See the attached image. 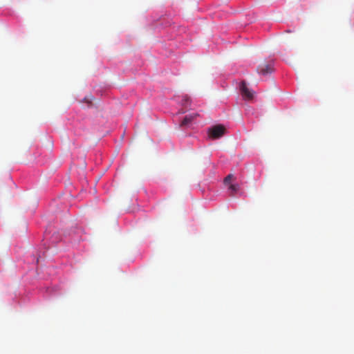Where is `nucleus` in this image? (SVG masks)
I'll return each mask as SVG.
<instances>
[{
	"label": "nucleus",
	"mask_w": 354,
	"mask_h": 354,
	"mask_svg": "<svg viewBox=\"0 0 354 354\" xmlns=\"http://www.w3.org/2000/svg\"><path fill=\"white\" fill-rule=\"evenodd\" d=\"M240 90L243 98L246 100H251L254 97V92L249 89L244 81L241 82Z\"/></svg>",
	"instance_id": "2"
},
{
	"label": "nucleus",
	"mask_w": 354,
	"mask_h": 354,
	"mask_svg": "<svg viewBox=\"0 0 354 354\" xmlns=\"http://www.w3.org/2000/svg\"><path fill=\"white\" fill-rule=\"evenodd\" d=\"M234 176L232 174H229L227 175L225 179H224V183L225 185H230V182L231 180L233 179Z\"/></svg>",
	"instance_id": "6"
},
{
	"label": "nucleus",
	"mask_w": 354,
	"mask_h": 354,
	"mask_svg": "<svg viewBox=\"0 0 354 354\" xmlns=\"http://www.w3.org/2000/svg\"><path fill=\"white\" fill-rule=\"evenodd\" d=\"M257 71L260 75H266L268 74L272 73L273 67L272 64H268L264 62L258 66Z\"/></svg>",
	"instance_id": "3"
},
{
	"label": "nucleus",
	"mask_w": 354,
	"mask_h": 354,
	"mask_svg": "<svg viewBox=\"0 0 354 354\" xmlns=\"http://www.w3.org/2000/svg\"><path fill=\"white\" fill-rule=\"evenodd\" d=\"M199 116L198 113H193L189 115H185L183 120L181 121L180 124V127H189L192 122Z\"/></svg>",
	"instance_id": "4"
},
{
	"label": "nucleus",
	"mask_w": 354,
	"mask_h": 354,
	"mask_svg": "<svg viewBox=\"0 0 354 354\" xmlns=\"http://www.w3.org/2000/svg\"><path fill=\"white\" fill-rule=\"evenodd\" d=\"M226 129L222 124H216L208 129V136L212 139H218L225 133Z\"/></svg>",
	"instance_id": "1"
},
{
	"label": "nucleus",
	"mask_w": 354,
	"mask_h": 354,
	"mask_svg": "<svg viewBox=\"0 0 354 354\" xmlns=\"http://www.w3.org/2000/svg\"><path fill=\"white\" fill-rule=\"evenodd\" d=\"M228 189L230 191L231 196H234L239 189L238 184H230Z\"/></svg>",
	"instance_id": "5"
}]
</instances>
